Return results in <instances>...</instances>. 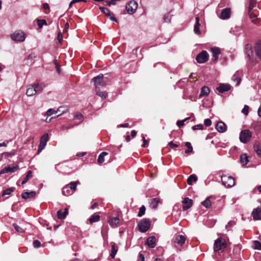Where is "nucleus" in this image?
<instances>
[{
  "instance_id": "1",
  "label": "nucleus",
  "mask_w": 261,
  "mask_h": 261,
  "mask_svg": "<svg viewBox=\"0 0 261 261\" xmlns=\"http://www.w3.org/2000/svg\"><path fill=\"white\" fill-rule=\"evenodd\" d=\"M78 184H79L78 181H72L65 186L62 190V194L66 196L72 195L76 190Z\"/></svg>"
},
{
  "instance_id": "2",
  "label": "nucleus",
  "mask_w": 261,
  "mask_h": 261,
  "mask_svg": "<svg viewBox=\"0 0 261 261\" xmlns=\"http://www.w3.org/2000/svg\"><path fill=\"white\" fill-rule=\"evenodd\" d=\"M227 246L226 240L220 237L215 241L214 250L215 252L223 250Z\"/></svg>"
},
{
  "instance_id": "3",
  "label": "nucleus",
  "mask_w": 261,
  "mask_h": 261,
  "mask_svg": "<svg viewBox=\"0 0 261 261\" xmlns=\"http://www.w3.org/2000/svg\"><path fill=\"white\" fill-rule=\"evenodd\" d=\"M151 221L148 219H143L138 223L139 230L142 232H146L150 228Z\"/></svg>"
},
{
  "instance_id": "4",
  "label": "nucleus",
  "mask_w": 261,
  "mask_h": 261,
  "mask_svg": "<svg viewBox=\"0 0 261 261\" xmlns=\"http://www.w3.org/2000/svg\"><path fill=\"white\" fill-rule=\"evenodd\" d=\"M95 89H100L106 86V83L103 80V75L100 74L93 79Z\"/></svg>"
},
{
  "instance_id": "5",
  "label": "nucleus",
  "mask_w": 261,
  "mask_h": 261,
  "mask_svg": "<svg viewBox=\"0 0 261 261\" xmlns=\"http://www.w3.org/2000/svg\"><path fill=\"white\" fill-rule=\"evenodd\" d=\"M221 181L223 185L227 188L232 187L235 184L234 178L231 176L226 175H222L221 176Z\"/></svg>"
},
{
  "instance_id": "6",
  "label": "nucleus",
  "mask_w": 261,
  "mask_h": 261,
  "mask_svg": "<svg viewBox=\"0 0 261 261\" xmlns=\"http://www.w3.org/2000/svg\"><path fill=\"white\" fill-rule=\"evenodd\" d=\"M252 134L249 129H244L241 132L240 135V140L241 142L246 143L251 139Z\"/></svg>"
},
{
  "instance_id": "7",
  "label": "nucleus",
  "mask_w": 261,
  "mask_h": 261,
  "mask_svg": "<svg viewBox=\"0 0 261 261\" xmlns=\"http://www.w3.org/2000/svg\"><path fill=\"white\" fill-rule=\"evenodd\" d=\"M25 33L21 31H17L11 35V39L16 42H23L25 39Z\"/></svg>"
},
{
  "instance_id": "8",
  "label": "nucleus",
  "mask_w": 261,
  "mask_h": 261,
  "mask_svg": "<svg viewBox=\"0 0 261 261\" xmlns=\"http://www.w3.org/2000/svg\"><path fill=\"white\" fill-rule=\"evenodd\" d=\"M138 8V3L134 0L130 1L125 6V9L129 14H134Z\"/></svg>"
},
{
  "instance_id": "9",
  "label": "nucleus",
  "mask_w": 261,
  "mask_h": 261,
  "mask_svg": "<svg viewBox=\"0 0 261 261\" xmlns=\"http://www.w3.org/2000/svg\"><path fill=\"white\" fill-rule=\"evenodd\" d=\"M49 140V137L47 134H44L40 138V144L37 151V153H39L45 147L47 142Z\"/></svg>"
},
{
  "instance_id": "10",
  "label": "nucleus",
  "mask_w": 261,
  "mask_h": 261,
  "mask_svg": "<svg viewBox=\"0 0 261 261\" xmlns=\"http://www.w3.org/2000/svg\"><path fill=\"white\" fill-rule=\"evenodd\" d=\"M208 53L206 51L203 50L197 56L196 60L199 63H203L208 60Z\"/></svg>"
},
{
  "instance_id": "11",
  "label": "nucleus",
  "mask_w": 261,
  "mask_h": 261,
  "mask_svg": "<svg viewBox=\"0 0 261 261\" xmlns=\"http://www.w3.org/2000/svg\"><path fill=\"white\" fill-rule=\"evenodd\" d=\"M182 210L186 211L192 206L193 200L188 197L185 198L182 201Z\"/></svg>"
},
{
  "instance_id": "12",
  "label": "nucleus",
  "mask_w": 261,
  "mask_h": 261,
  "mask_svg": "<svg viewBox=\"0 0 261 261\" xmlns=\"http://www.w3.org/2000/svg\"><path fill=\"white\" fill-rule=\"evenodd\" d=\"M109 223L112 227L115 228L120 225V221L118 217H110L109 218Z\"/></svg>"
},
{
  "instance_id": "13",
  "label": "nucleus",
  "mask_w": 261,
  "mask_h": 261,
  "mask_svg": "<svg viewBox=\"0 0 261 261\" xmlns=\"http://www.w3.org/2000/svg\"><path fill=\"white\" fill-rule=\"evenodd\" d=\"M18 169L19 167L18 165H16L12 167H11L10 166L5 167L0 171V175L8 172L13 173L18 170Z\"/></svg>"
},
{
  "instance_id": "14",
  "label": "nucleus",
  "mask_w": 261,
  "mask_h": 261,
  "mask_svg": "<svg viewBox=\"0 0 261 261\" xmlns=\"http://www.w3.org/2000/svg\"><path fill=\"white\" fill-rule=\"evenodd\" d=\"M251 215L255 220H261V207H258L253 210Z\"/></svg>"
},
{
  "instance_id": "15",
  "label": "nucleus",
  "mask_w": 261,
  "mask_h": 261,
  "mask_svg": "<svg viewBox=\"0 0 261 261\" xmlns=\"http://www.w3.org/2000/svg\"><path fill=\"white\" fill-rule=\"evenodd\" d=\"M36 90L35 84L34 85H30L28 86L26 94L28 96H33L37 93Z\"/></svg>"
},
{
  "instance_id": "16",
  "label": "nucleus",
  "mask_w": 261,
  "mask_h": 261,
  "mask_svg": "<svg viewBox=\"0 0 261 261\" xmlns=\"http://www.w3.org/2000/svg\"><path fill=\"white\" fill-rule=\"evenodd\" d=\"M145 244L150 248H153L156 246V238L154 236L148 237L145 242Z\"/></svg>"
},
{
  "instance_id": "17",
  "label": "nucleus",
  "mask_w": 261,
  "mask_h": 261,
  "mask_svg": "<svg viewBox=\"0 0 261 261\" xmlns=\"http://www.w3.org/2000/svg\"><path fill=\"white\" fill-rule=\"evenodd\" d=\"M186 238L183 235L176 236L173 240L174 243L177 244L178 245L182 246L186 241Z\"/></svg>"
},
{
  "instance_id": "18",
  "label": "nucleus",
  "mask_w": 261,
  "mask_h": 261,
  "mask_svg": "<svg viewBox=\"0 0 261 261\" xmlns=\"http://www.w3.org/2000/svg\"><path fill=\"white\" fill-rule=\"evenodd\" d=\"M99 9L106 16L108 17H109L110 19L116 21V19L114 17V16L111 13L110 11L107 8H104L102 7H99Z\"/></svg>"
},
{
  "instance_id": "19",
  "label": "nucleus",
  "mask_w": 261,
  "mask_h": 261,
  "mask_svg": "<svg viewBox=\"0 0 261 261\" xmlns=\"http://www.w3.org/2000/svg\"><path fill=\"white\" fill-rule=\"evenodd\" d=\"M216 89L220 93L228 91L230 89V86L228 84H221Z\"/></svg>"
},
{
  "instance_id": "20",
  "label": "nucleus",
  "mask_w": 261,
  "mask_h": 261,
  "mask_svg": "<svg viewBox=\"0 0 261 261\" xmlns=\"http://www.w3.org/2000/svg\"><path fill=\"white\" fill-rule=\"evenodd\" d=\"M230 15V9L229 8H225L222 11L220 17L222 19H226L229 18Z\"/></svg>"
},
{
  "instance_id": "21",
  "label": "nucleus",
  "mask_w": 261,
  "mask_h": 261,
  "mask_svg": "<svg viewBox=\"0 0 261 261\" xmlns=\"http://www.w3.org/2000/svg\"><path fill=\"white\" fill-rule=\"evenodd\" d=\"M216 129L220 133H223L226 129V124L224 122L220 121L217 123Z\"/></svg>"
},
{
  "instance_id": "22",
  "label": "nucleus",
  "mask_w": 261,
  "mask_h": 261,
  "mask_svg": "<svg viewBox=\"0 0 261 261\" xmlns=\"http://www.w3.org/2000/svg\"><path fill=\"white\" fill-rule=\"evenodd\" d=\"M248 14L252 22L255 24H257L259 23L260 19L257 18V15L254 14L252 11L248 12Z\"/></svg>"
},
{
  "instance_id": "23",
  "label": "nucleus",
  "mask_w": 261,
  "mask_h": 261,
  "mask_svg": "<svg viewBox=\"0 0 261 261\" xmlns=\"http://www.w3.org/2000/svg\"><path fill=\"white\" fill-rule=\"evenodd\" d=\"M36 195L35 191L25 192L22 194V198L24 199L35 197Z\"/></svg>"
},
{
  "instance_id": "24",
  "label": "nucleus",
  "mask_w": 261,
  "mask_h": 261,
  "mask_svg": "<svg viewBox=\"0 0 261 261\" xmlns=\"http://www.w3.org/2000/svg\"><path fill=\"white\" fill-rule=\"evenodd\" d=\"M211 50L214 57L213 61L216 62L217 61L219 56L220 54V50L218 47L212 48Z\"/></svg>"
},
{
  "instance_id": "25",
  "label": "nucleus",
  "mask_w": 261,
  "mask_h": 261,
  "mask_svg": "<svg viewBox=\"0 0 261 261\" xmlns=\"http://www.w3.org/2000/svg\"><path fill=\"white\" fill-rule=\"evenodd\" d=\"M161 203L159 198H154L151 199L150 202V206L152 209H156L159 203Z\"/></svg>"
},
{
  "instance_id": "26",
  "label": "nucleus",
  "mask_w": 261,
  "mask_h": 261,
  "mask_svg": "<svg viewBox=\"0 0 261 261\" xmlns=\"http://www.w3.org/2000/svg\"><path fill=\"white\" fill-rule=\"evenodd\" d=\"M255 52L257 58L261 61V42H258L256 44Z\"/></svg>"
},
{
  "instance_id": "27",
  "label": "nucleus",
  "mask_w": 261,
  "mask_h": 261,
  "mask_svg": "<svg viewBox=\"0 0 261 261\" xmlns=\"http://www.w3.org/2000/svg\"><path fill=\"white\" fill-rule=\"evenodd\" d=\"M68 213V209L65 208L64 211L59 210L57 212L58 218L60 219H64L66 217Z\"/></svg>"
},
{
  "instance_id": "28",
  "label": "nucleus",
  "mask_w": 261,
  "mask_h": 261,
  "mask_svg": "<svg viewBox=\"0 0 261 261\" xmlns=\"http://www.w3.org/2000/svg\"><path fill=\"white\" fill-rule=\"evenodd\" d=\"M199 18L198 17H196V23L194 25V31L195 34L199 35L200 34V23H199Z\"/></svg>"
},
{
  "instance_id": "29",
  "label": "nucleus",
  "mask_w": 261,
  "mask_h": 261,
  "mask_svg": "<svg viewBox=\"0 0 261 261\" xmlns=\"http://www.w3.org/2000/svg\"><path fill=\"white\" fill-rule=\"evenodd\" d=\"M96 94L104 99L107 97V93L105 91L101 90V88L95 89Z\"/></svg>"
},
{
  "instance_id": "30",
  "label": "nucleus",
  "mask_w": 261,
  "mask_h": 261,
  "mask_svg": "<svg viewBox=\"0 0 261 261\" xmlns=\"http://www.w3.org/2000/svg\"><path fill=\"white\" fill-rule=\"evenodd\" d=\"M100 220V216L96 214H94L89 219V221L90 224H92L94 222H98Z\"/></svg>"
},
{
  "instance_id": "31",
  "label": "nucleus",
  "mask_w": 261,
  "mask_h": 261,
  "mask_svg": "<svg viewBox=\"0 0 261 261\" xmlns=\"http://www.w3.org/2000/svg\"><path fill=\"white\" fill-rule=\"evenodd\" d=\"M210 89L204 86L202 88L199 96L202 97V96H207L210 93Z\"/></svg>"
},
{
  "instance_id": "32",
  "label": "nucleus",
  "mask_w": 261,
  "mask_h": 261,
  "mask_svg": "<svg viewBox=\"0 0 261 261\" xmlns=\"http://www.w3.org/2000/svg\"><path fill=\"white\" fill-rule=\"evenodd\" d=\"M197 180V176L194 175L192 174L189 176V177L187 179V182L188 185H192L193 184V182H196Z\"/></svg>"
},
{
  "instance_id": "33",
  "label": "nucleus",
  "mask_w": 261,
  "mask_h": 261,
  "mask_svg": "<svg viewBox=\"0 0 261 261\" xmlns=\"http://www.w3.org/2000/svg\"><path fill=\"white\" fill-rule=\"evenodd\" d=\"M109 227L107 225H103L102 227L101 232L103 238L107 237Z\"/></svg>"
},
{
  "instance_id": "34",
  "label": "nucleus",
  "mask_w": 261,
  "mask_h": 261,
  "mask_svg": "<svg viewBox=\"0 0 261 261\" xmlns=\"http://www.w3.org/2000/svg\"><path fill=\"white\" fill-rule=\"evenodd\" d=\"M240 162L242 165L244 166L248 162V156L246 154H242L240 156Z\"/></svg>"
},
{
  "instance_id": "35",
  "label": "nucleus",
  "mask_w": 261,
  "mask_h": 261,
  "mask_svg": "<svg viewBox=\"0 0 261 261\" xmlns=\"http://www.w3.org/2000/svg\"><path fill=\"white\" fill-rule=\"evenodd\" d=\"M108 153L106 152H101L98 156L97 162L99 164H102L104 162L105 159L104 157L108 155Z\"/></svg>"
},
{
  "instance_id": "36",
  "label": "nucleus",
  "mask_w": 261,
  "mask_h": 261,
  "mask_svg": "<svg viewBox=\"0 0 261 261\" xmlns=\"http://www.w3.org/2000/svg\"><path fill=\"white\" fill-rule=\"evenodd\" d=\"M35 84V86H36V91H37V93H40L43 90V89L45 87V85L44 83H41V84H39V83H37V84Z\"/></svg>"
},
{
  "instance_id": "37",
  "label": "nucleus",
  "mask_w": 261,
  "mask_h": 261,
  "mask_svg": "<svg viewBox=\"0 0 261 261\" xmlns=\"http://www.w3.org/2000/svg\"><path fill=\"white\" fill-rule=\"evenodd\" d=\"M117 251H118L117 247L116 244L115 243H114L112 246V249H111V256L112 257V258H115Z\"/></svg>"
},
{
  "instance_id": "38",
  "label": "nucleus",
  "mask_w": 261,
  "mask_h": 261,
  "mask_svg": "<svg viewBox=\"0 0 261 261\" xmlns=\"http://www.w3.org/2000/svg\"><path fill=\"white\" fill-rule=\"evenodd\" d=\"M246 54L248 56V57H249L250 59H251V57L252 56L253 51L251 49V46L250 44H247L246 45Z\"/></svg>"
},
{
  "instance_id": "39",
  "label": "nucleus",
  "mask_w": 261,
  "mask_h": 261,
  "mask_svg": "<svg viewBox=\"0 0 261 261\" xmlns=\"http://www.w3.org/2000/svg\"><path fill=\"white\" fill-rule=\"evenodd\" d=\"M256 7V2L255 0H250L249 5L248 7V12H251L253 9Z\"/></svg>"
},
{
  "instance_id": "40",
  "label": "nucleus",
  "mask_w": 261,
  "mask_h": 261,
  "mask_svg": "<svg viewBox=\"0 0 261 261\" xmlns=\"http://www.w3.org/2000/svg\"><path fill=\"white\" fill-rule=\"evenodd\" d=\"M32 177V172L31 170H29L27 172V174L26 176L24 178L23 180L22 181V184H25L28 180Z\"/></svg>"
},
{
  "instance_id": "41",
  "label": "nucleus",
  "mask_w": 261,
  "mask_h": 261,
  "mask_svg": "<svg viewBox=\"0 0 261 261\" xmlns=\"http://www.w3.org/2000/svg\"><path fill=\"white\" fill-rule=\"evenodd\" d=\"M201 203L206 208H210L211 206V202L210 197L207 198L204 201H202Z\"/></svg>"
},
{
  "instance_id": "42",
  "label": "nucleus",
  "mask_w": 261,
  "mask_h": 261,
  "mask_svg": "<svg viewBox=\"0 0 261 261\" xmlns=\"http://www.w3.org/2000/svg\"><path fill=\"white\" fill-rule=\"evenodd\" d=\"M186 146L188 147V149L185 150V153L186 154H189L190 153L192 152L193 151V147L190 142H186Z\"/></svg>"
},
{
  "instance_id": "43",
  "label": "nucleus",
  "mask_w": 261,
  "mask_h": 261,
  "mask_svg": "<svg viewBox=\"0 0 261 261\" xmlns=\"http://www.w3.org/2000/svg\"><path fill=\"white\" fill-rule=\"evenodd\" d=\"M37 24L39 27V28L41 29V28H42V27L43 25H46L47 22H46V21L44 19H41V20L38 19L37 20Z\"/></svg>"
},
{
  "instance_id": "44",
  "label": "nucleus",
  "mask_w": 261,
  "mask_h": 261,
  "mask_svg": "<svg viewBox=\"0 0 261 261\" xmlns=\"http://www.w3.org/2000/svg\"><path fill=\"white\" fill-rule=\"evenodd\" d=\"M254 148L256 153L259 155H261V144L255 145Z\"/></svg>"
},
{
  "instance_id": "45",
  "label": "nucleus",
  "mask_w": 261,
  "mask_h": 261,
  "mask_svg": "<svg viewBox=\"0 0 261 261\" xmlns=\"http://www.w3.org/2000/svg\"><path fill=\"white\" fill-rule=\"evenodd\" d=\"M15 190L14 188H10L5 190L3 192V195H10Z\"/></svg>"
},
{
  "instance_id": "46",
  "label": "nucleus",
  "mask_w": 261,
  "mask_h": 261,
  "mask_svg": "<svg viewBox=\"0 0 261 261\" xmlns=\"http://www.w3.org/2000/svg\"><path fill=\"white\" fill-rule=\"evenodd\" d=\"M253 243L254 249L261 250V242L257 241H254Z\"/></svg>"
},
{
  "instance_id": "47",
  "label": "nucleus",
  "mask_w": 261,
  "mask_h": 261,
  "mask_svg": "<svg viewBox=\"0 0 261 261\" xmlns=\"http://www.w3.org/2000/svg\"><path fill=\"white\" fill-rule=\"evenodd\" d=\"M236 224V222L233 220L230 221L225 226V228L227 231H229L230 230L231 227L234 225Z\"/></svg>"
},
{
  "instance_id": "48",
  "label": "nucleus",
  "mask_w": 261,
  "mask_h": 261,
  "mask_svg": "<svg viewBox=\"0 0 261 261\" xmlns=\"http://www.w3.org/2000/svg\"><path fill=\"white\" fill-rule=\"evenodd\" d=\"M145 207L144 205H142L139 209V211L138 213L137 216L139 217H142L145 212Z\"/></svg>"
},
{
  "instance_id": "49",
  "label": "nucleus",
  "mask_w": 261,
  "mask_h": 261,
  "mask_svg": "<svg viewBox=\"0 0 261 261\" xmlns=\"http://www.w3.org/2000/svg\"><path fill=\"white\" fill-rule=\"evenodd\" d=\"M3 155L6 158H11L15 154V152L13 151L11 152H5L3 153Z\"/></svg>"
},
{
  "instance_id": "50",
  "label": "nucleus",
  "mask_w": 261,
  "mask_h": 261,
  "mask_svg": "<svg viewBox=\"0 0 261 261\" xmlns=\"http://www.w3.org/2000/svg\"><path fill=\"white\" fill-rule=\"evenodd\" d=\"M13 226L15 229L19 233H22L24 231V229L22 228H21V227H20L15 223L13 224Z\"/></svg>"
},
{
  "instance_id": "51",
  "label": "nucleus",
  "mask_w": 261,
  "mask_h": 261,
  "mask_svg": "<svg viewBox=\"0 0 261 261\" xmlns=\"http://www.w3.org/2000/svg\"><path fill=\"white\" fill-rule=\"evenodd\" d=\"M56 113H57V111H56V110H55L53 109H49L46 111V115H47L48 116H50L52 115L53 114H56Z\"/></svg>"
},
{
  "instance_id": "52",
  "label": "nucleus",
  "mask_w": 261,
  "mask_h": 261,
  "mask_svg": "<svg viewBox=\"0 0 261 261\" xmlns=\"http://www.w3.org/2000/svg\"><path fill=\"white\" fill-rule=\"evenodd\" d=\"M249 107L245 105L242 109V112L245 115H247L248 114Z\"/></svg>"
},
{
  "instance_id": "53",
  "label": "nucleus",
  "mask_w": 261,
  "mask_h": 261,
  "mask_svg": "<svg viewBox=\"0 0 261 261\" xmlns=\"http://www.w3.org/2000/svg\"><path fill=\"white\" fill-rule=\"evenodd\" d=\"M74 118L79 119L80 120L79 123H80L83 120V115L81 113H77L75 115Z\"/></svg>"
},
{
  "instance_id": "54",
  "label": "nucleus",
  "mask_w": 261,
  "mask_h": 261,
  "mask_svg": "<svg viewBox=\"0 0 261 261\" xmlns=\"http://www.w3.org/2000/svg\"><path fill=\"white\" fill-rule=\"evenodd\" d=\"M33 246L35 248H39L41 246V244L38 240H35L33 242Z\"/></svg>"
},
{
  "instance_id": "55",
  "label": "nucleus",
  "mask_w": 261,
  "mask_h": 261,
  "mask_svg": "<svg viewBox=\"0 0 261 261\" xmlns=\"http://www.w3.org/2000/svg\"><path fill=\"white\" fill-rule=\"evenodd\" d=\"M187 119H188V118L183 120H178L177 121L176 124L179 127L182 126L185 124V121H186Z\"/></svg>"
},
{
  "instance_id": "56",
  "label": "nucleus",
  "mask_w": 261,
  "mask_h": 261,
  "mask_svg": "<svg viewBox=\"0 0 261 261\" xmlns=\"http://www.w3.org/2000/svg\"><path fill=\"white\" fill-rule=\"evenodd\" d=\"M64 109V107H59L57 110L56 111H57V113H58V112H61V113L59 115H58L57 116V117H59L60 115H61L62 113H64L66 112V110H63Z\"/></svg>"
},
{
  "instance_id": "57",
  "label": "nucleus",
  "mask_w": 261,
  "mask_h": 261,
  "mask_svg": "<svg viewBox=\"0 0 261 261\" xmlns=\"http://www.w3.org/2000/svg\"><path fill=\"white\" fill-rule=\"evenodd\" d=\"M202 128L203 126L202 124L195 125L192 127L193 130L202 129Z\"/></svg>"
},
{
  "instance_id": "58",
  "label": "nucleus",
  "mask_w": 261,
  "mask_h": 261,
  "mask_svg": "<svg viewBox=\"0 0 261 261\" xmlns=\"http://www.w3.org/2000/svg\"><path fill=\"white\" fill-rule=\"evenodd\" d=\"M204 123L205 126H210L212 124V121L210 119H206L204 121Z\"/></svg>"
},
{
  "instance_id": "59",
  "label": "nucleus",
  "mask_w": 261,
  "mask_h": 261,
  "mask_svg": "<svg viewBox=\"0 0 261 261\" xmlns=\"http://www.w3.org/2000/svg\"><path fill=\"white\" fill-rule=\"evenodd\" d=\"M168 145L172 148L177 147L178 146V145L177 144L174 143L172 141L168 143Z\"/></svg>"
},
{
  "instance_id": "60",
  "label": "nucleus",
  "mask_w": 261,
  "mask_h": 261,
  "mask_svg": "<svg viewBox=\"0 0 261 261\" xmlns=\"http://www.w3.org/2000/svg\"><path fill=\"white\" fill-rule=\"evenodd\" d=\"M85 1L84 0H72L70 4H69V7H71L72 5H73L74 4L76 3H77V2H84Z\"/></svg>"
},
{
  "instance_id": "61",
  "label": "nucleus",
  "mask_w": 261,
  "mask_h": 261,
  "mask_svg": "<svg viewBox=\"0 0 261 261\" xmlns=\"http://www.w3.org/2000/svg\"><path fill=\"white\" fill-rule=\"evenodd\" d=\"M144 259L145 258L144 255L142 253H140L139 254L138 261H144Z\"/></svg>"
},
{
  "instance_id": "62",
  "label": "nucleus",
  "mask_w": 261,
  "mask_h": 261,
  "mask_svg": "<svg viewBox=\"0 0 261 261\" xmlns=\"http://www.w3.org/2000/svg\"><path fill=\"white\" fill-rule=\"evenodd\" d=\"M73 126V125H68V126H63L62 127L61 129L62 130L68 129H69L70 128H72Z\"/></svg>"
},
{
  "instance_id": "63",
  "label": "nucleus",
  "mask_w": 261,
  "mask_h": 261,
  "mask_svg": "<svg viewBox=\"0 0 261 261\" xmlns=\"http://www.w3.org/2000/svg\"><path fill=\"white\" fill-rule=\"evenodd\" d=\"M55 63L56 68V69H57V72H58V73H60V66H59V65L57 63V61H56V60H55Z\"/></svg>"
},
{
  "instance_id": "64",
  "label": "nucleus",
  "mask_w": 261,
  "mask_h": 261,
  "mask_svg": "<svg viewBox=\"0 0 261 261\" xmlns=\"http://www.w3.org/2000/svg\"><path fill=\"white\" fill-rule=\"evenodd\" d=\"M62 39H63L62 34H61V33L59 32L58 35V40L60 42L62 40Z\"/></svg>"
}]
</instances>
